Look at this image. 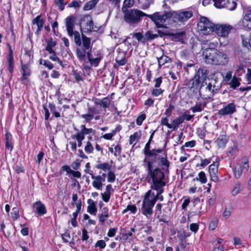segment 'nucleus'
Listing matches in <instances>:
<instances>
[{
    "label": "nucleus",
    "mask_w": 251,
    "mask_h": 251,
    "mask_svg": "<svg viewBox=\"0 0 251 251\" xmlns=\"http://www.w3.org/2000/svg\"><path fill=\"white\" fill-rule=\"evenodd\" d=\"M50 59L54 61H57L60 65H62V62L56 56L55 52L52 54V55L50 57Z\"/></svg>",
    "instance_id": "obj_61"
},
{
    "label": "nucleus",
    "mask_w": 251,
    "mask_h": 251,
    "mask_svg": "<svg viewBox=\"0 0 251 251\" xmlns=\"http://www.w3.org/2000/svg\"><path fill=\"white\" fill-rule=\"evenodd\" d=\"M205 59L207 64L224 66L228 62V55L215 48L207 49L205 51Z\"/></svg>",
    "instance_id": "obj_3"
},
{
    "label": "nucleus",
    "mask_w": 251,
    "mask_h": 251,
    "mask_svg": "<svg viewBox=\"0 0 251 251\" xmlns=\"http://www.w3.org/2000/svg\"><path fill=\"white\" fill-rule=\"evenodd\" d=\"M92 185L94 188L100 190L103 186V183H101V181L95 180L93 181Z\"/></svg>",
    "instance_id": "obj_53"
},
{
    "label": "nucleus",
    "mask_w": 251,
    "mask_h": 251,
    "mask_svg": "<svg viewBox=\"0 0 251 251\" xmlns=\"http://www.w3.org/2000/svg\"><path fill=\"white\" fill-rule=\"evenodd\" d=\"M81 160L77 159L72 164V167L74 170H77L80 166V162Z\"/></svg>",
    "instance_id": "obj_62"
},
{
    "label": "nucleus",
    "mask_w": 251,
    "mask_h": 251,
    "mask_svg": "<svg viewBox=\"0 0 251 251\" xmlns=\"http://www.w3.org/2000/svg\"><path fill=\"white\" fill-rule=\"evenodd\" d=\"M84 151L86 153H90L93 152L94 151V147L90 141L87 142L86 145L85 147Z\"/></svg>",
    "instance_id": "obj_46"
},
{
    "label": "nucleus",
    "mask_w": 251,
    "mask_h": 251,
    "mask_svg": "<svg viewBox=\"0 0 251 251\" xmlns=\"http://www.w3.org/2000/svg\"><path fill=\"white\" fill-rule=\"evenodd\" d=\"M175 106L170 104L168 107V108L166 110L165 114L168 117H170L172 115V111L174 109Z\"/></svg>",
    "instance_id": "obj_57"
},
{
    "label": "nucleus",
    "mask_w": 251,
    "mask_h": 251,
    "mask_svg": "<svg viewBox=\"0 0 251 251\" xmlns=\"http://www.w3.org/2000/svg\"><path fill=\"white\" fill-rule=\"evenodd\" d=\"M241 190V187L240 184H236L234 189L232 191V194L233 196L237 195L240 190Z\"/></svg>",
    "instance_id": "obj_55"
},
{
    "label": "nucleus",
    "mask_w": 251,
    "mask_h": 251,
    "mask_svg": "<svg viewBox=\"0 0 251 251\" xmlns=\"http://www.w3.org/2000/svg\"><path fill=\"white\" fill-rule=\"evenodd\" d=\"M158 37V35L157 34H153L151 30H148L145 33L143 43L149 41L153 40Z\"/></svg>",
    "instance_id": "obj_21"
},
{
    "label": "nucleus",
    "mask_w": 251,
    "mask_h": 251,
    "mask_svg": "<svg viewBox=\"0 0 251 251\" xmlns=\"http://www.w3.org/2000/svg\"><path fill=\"white\" fill-rule=\"evenodd\" d=\"M234 172L235 177L238 178L241 176L242 169L240 164H236V165L234 166Z\"/></svg>",
    "instance_id": "obj_32"
},
{
    "label": "nucleus",
    "mask_w": 251,
    "mask_h": 251,
    "mask_svg": "<svg viewBox=\"0 0 251 251\" xmlns=\"http://www.w3.org/2000/svg\"><path fill=\"white\" fill-rule=\"evenodd\" d=\"M126 52L125 51L119 52L118 56L116 57V61L119 66L124 65L126 62Z\"/></svg>",
    "instance_id": "obj_16"
},
{
    "label": "nucleus",
    "mask_w": 251,
    "mask_h": 251,
    "mask_svg": "<svg viewBox=\"0 0 251 251\" xmlns=\"http://www.w3.org/2000/svg\"><path fill=\"white\" fill-rule=\"evenodd\" d=\"M86 50L84 49L77 48L76 50V56L79 60V61L81 62H85V57L86 54Z\"/></svg>",
    "instance_id": "obj_18"
},
{
    "label": "nucleus",
    "mask_w": 251,
    "mask_h": 251,
    "mask_svg": "<svg viewBox=\"0 0 251 251\" xmlns=\"http://www.w3.org/2000/svg\"><path fill=\"white\" fill-rule=\"evenodd\" d=\"M45 20L44 18H41V15H38L36 18L32 20V23L33 25H36L37 26V30L35 32V34L37 35H39L40 32L42 30Z\"/></svg>",
    "instance_id": "obj_13"
},
{
    "label": "nucleus",
    "mask_w": 251,
    "mask_h": 251,
    "mask_svg": "<svg viewBox=\"0 0 251 251\" xmlns=\"http://www.w3.org/2000/svg\"><path fill=\"white\" fill-rule=\"evenodd\" d=\"M213 89L214 88L212 87V85L211 83H209L205 88L206 90L207 91L208 93V96H207L208 97L213 96L218 93V92H215V90L213 91Z\"/></svg>",
    "instance_id": "obj_40"
},
{
    "label": "nucleus",
    "mask_w": 251,
    "mask_h": 251,
    "mask_svg": "<svg viewBox=\"0 0 251 251\" xmlns=\"http://www.w3.org/2000/svg\"><path fill=\"white\" fill-rule=\"evenodd\" d=\"M197 25L198 29L202 34L208 35L214 31L215 25L210 21L206 17L201 16Z\"/></svg>",
    "instance_id": "obj_7"
},
{
    "label": "nucleus",
    "mask_w": 251,
    "mask_h": 251,
    "mask_svg": "<svg viewBox=\"0 0 251 251\" xmlns=\"http://www.w3.org/2000/svg\"><path fill=\"white\" fill-rule=\"evenodd\" d=\"M208 71L204 67L200 68L194 77L189 80L187 85L190 89L198 90L200 95H201L202 87L207 85L205 82Z\"/></svg>",
    "instance_id": "obj_4"
},
{
    "label": "nucleus",
    "mask_w": 251,
    "mask_h": 251,
    "mask_svg": "<svg viewBox=\"0 0 251 251\" xmlns=\"http://www.w3.org/2000/svg\"><path fill=\"white\" fill-rule=\"evenodd\" d=\"M4 139L5 141V147L7 149L11 151L13 150L12 136L9 132L5 134Z\"/></svg>",
    "instance_id": "obj_17"
},
{
    "label": "nucleus",
    "mask_w": 251,
    "mask_h": 251,
    "mask_svg": "<svg viewBox=\"0 0 251 251\" xmlns=\"http://www.w3.org/2000/svg\"><path fill=\"white\" fill-rule=\"evenodd\" d=\"M73 35H74V40L76 45L80 46L81 45V40L79 33L77 31H73Z\"/></svg>",
    "instance_id": "obj_36"
},
{
    "label": "nucleus",
    "mask_w": 251,
    "mask_h": 251,
    "mask_svg": "<svg viewBox=\"0 0 251 251\" xmlns=\"http://www.w3.org/2000/svg\"><path fill=\"white\" fill-rule=\"evenodd\" d=\"M105 246L106 244L104 241L102 240L98 241L95 245V247L97 248L99 247L100 249H104Z\"/></svg>",
    "instance_id": "obj_60"
},
{
    "label": "nucleus",
    "mask_w": 251,
    "mask_h": 251,
    "mask_svg": "<svg viewBox=\"0 0 251 251\" xmlns=\"http://www.w3.org/2000/svg\"><path fill=\"white\" fill-rule=\"evenodd\" d=\"M96 167L97 169H101L103 171L109 170L111 168V166L108 163H103L96 165Z\"/></svg>",
    "instance_id": "obj_34"
},
{
    "label": "nucleus",
    "mask_w": 251,
    "mask_h": 251,
    "mask_svg": "<svg viewBox=\"0 0 251 251\" xmlns=\"http://www.w3.org/2000/svg\"><path fill=\"white\" fill-rule=\"evenodd\" d=\"M137 210V207L135 205H128L126 208L123 210V213L124 214L127 211H130L131 213L132 214H135L136 213Z\"/></svg>",
    "instance_id": "obj_39"
},
{
    "label": "nucleus",
    "mask_w": 251,
    "mask_h": 251,
    "mask_svg": "<svg viewBox=\"0 0 251 251\" xmlns=\"http://www.w3.org/2000/svg\"><path fill=\"white\" fill-rule=\"evenodd\" d=\"M160 28H162L164 31V34L166 36L171 37V35H173V29L170 28L168 26H166L163 25V26Z\"/></svg>",
    "instance_id": "obj_38"
},
{
    "label": "nucleus",
    "mask_w": 251,
    "mask_h": 251,
    "mask_svg": "<svg viewBox=\"0 0 251 251\" xmlns=\"http://www.w3.org/2000/svg\"><path fill=\"white\" fill-rule=\"evenodd\" d=\"M152 184L151 185V188L157 191L156 194H155L151 190L148 191L145 193L144 198L141 207L142 213L148 216L151 215L153 213L152 208L158 199V195L162 194L164 191L163 187L165 186L168 182V176H164V179H162V182L164 184L159 185H155V181L152 179Z\"/></svg>",
    "instance_id": "obj_2"
},
{
    "label": "nucleus",
    "mask_w": 251,
    "mask_h": 251,
    "mask_svg": "<svg viewBox=\"0 0 251 251\" xmlns=\"http://www.w3.org/2000/svg\"><path fill=\"white\" fill-rule=\"evenodd\" d=\"M233 28L232 25L228 24H217L215 25L214 32L221 37L226 38Z\"/></svg>",
    "instance_id": "obj_9"
},
{
    "label": "nucleus",
    "mask_w": 251,
    "mask_h": 251,
    "mask_svg": "<svg viewBox=\"0 0 251 251\" xmlns=\"http://www.w3.org/2000/svg\"><path fill=\"white\" fill-rule=\"evenodd\" d=\"M73 75L74 76L75 79L77 81L83 80V79L82 78L80 75L79 73H78L75 70H74L73 71Z\"/></svg>",
    "instance_id": "obj_59"
},
{
    "label": "nucleus",
    "mask_w": 251,
    "mask_h": 251,
    "mask_svg": "<svg viewBox=\"0 0 251 251\" xmlns=\"http://www.w3.org/2000/svg\"><path fill=\"white\" fill-rule=\"evenodd\" d=\"M75 20V17L73 15L67 17L65 19V25L68 34L70 37H72L73 36Z\"/></svg>",
    "instance_id": "obj_12"
},
{
    "label": "nucleus",
    "mask_w": 251,
    "mask_h": 251,
    "mask_svg": "<svg viewBox=\"0 0 251 251\" xmlns=\"http://www.w3.org/2000/svg\"><path fill=\"white\" fill-rule=\"evenodd\" d=\"M146 115L145 114H142L136 119V124L138 126H141L143 122L145 120Z\"/></svg>",
    "instance_id": "obj_51"
},
{
    "label": "nucleus",
    "mask_w": 251,
    "mask_h": 251,
    "mask_svg": "<svg viewBox=\"0 0 251 251\" xmlns=\"http://www.w3.org/2000/svg\"><path fill=\"white\" fill-rule=\"evenodd\" d=\"M159 67L160 68L165 63L171 61V58L167 55H163L160 57H157Z\"/></svg>",
    "instance_id": "obj_26"
},
{
    "label": "nucleus",
    "mask_w": 251,
    "mask_h": 251,
    "mask_svg": "<svg viewBox=\"0 0 251 251\" xmlns=\"http://www.w3.org/2000/svg\"><path fill=\"white\" fill-rule=\"evenodd\" d=\"M101 60V57H96L95 58H91L89 59V62L92 66H94L95 67H97L98 66Z\"/></svg>",
    "instance_id": "obj_47"
},
{
    "label": "nucleus",
    "mask_w": 251,
    "mask_h": 251,
    "mask_svg": "<svg viewBox=\"0 0 251 251\" xmlns=\"http://www.w3.org/2000/svg\"><path fill=\"white\" fill-rule=\"evenodd\" d=\"M142 2L140 0H138L139 3L141 4L142 9H147L149 8L151 3L153 2V0H143Z\"/></svg>",
    "instance_id": "obj_31"
},
{
    "label": "nucleus",
    "mask_w": 251,
    "mask_h": 251,
    "mask_svg": "<svg viewBox=\"0 0 251 251\" xmlns=\"http://www.w3.org/2000/svg\"><path fill=\"white\" fill-rule=\"evenodd\" d=\"M110 103V100L108 97L103 98L101 100V106L104 108H108Z\"/></svg>",
    "instance_id": "obj_45"
},
{
    "label": "nucleus",
    "mask_w": 251,
    "mask_h": 251,
    "mask_svg": "<svg viewBox=\"0 0 251 251\" xmlns=\"http://www.w3.org/2000/svg\"><path fill=\"white\" fill-rule=\"evenodd\" d=\"M212 159L209 158L208 159H201V162L200 164H197V166H201L202 167H205L206 166L210 163Z\"/></svg>",
    "instance_id": "obj_52"
},
{
    "label": "nucleus",
    "mask_w": 251,
    "mask_h": 251,
    "mask_svg": "<svg viewBox=\"0 0 251 251\" xmlns=\"http://www.w3.org/2000/svg\"><path fill=\"white\" fill-rule=\"evenodd\" d=\"M146 17H149L154 23L157 28L162 27L167 19L172 18L171 11L165 13L156 12L152 14H147Z\"/></svg>",
    "instance_id": "obj_6"
},
{
    "label": "nucleus",
    "mask_w": 251,
    "mask_h": 251,
    "mask_svg": "<svg viewBox=\"0 0 251 251\" xmlns=\"http://www.w3.org/2000/svg\"><path fill=\"white\" fill-rule=\"evenodd\" d=\"M87 203L89 205L87 207V211L92 215H95L97 211L95 202L91 199H88Z\"/></svg>",
    "instance_id": "obj_19"
},
{
    "label": "nucleus",
    "mask_w": 251,
    "mask_h": 251,
    "mask_svg": "<svg viewBox=\"0 0 251 251\" xmlns=\"http://www.w3.org/2000/svg\"><path fill=\"white\" fill-rule=\"evenodd\" d=\"M72 138L75 139L78 142V147H80L82 145V141L84 139L85 137L83 135L76 133L75 135H72Z\"/></svg>",
    "instance_id": "obj_30"
},
{
    "label": "nucleus",
    "mask_w": 251,
    "mask_h": 251,
    "mask_svg": "<svg viewBox=\"0 0 251 251\" xmlns=\"http://www.w3.org/2000/svg\"><path fill=\"white\" fill-rule=\"evenodd\" d=\"M171 18L175 22L184 23L193 16V12L189 10H180L177 11H171Z\"/></svg>",
    "instance_id": "obj_8"
},
{
    "label": "nucleus",
    "mask_w": 251,
    "mask_h": 251,
    "mask_svg": "<svg viewBox=\"0 0 251 251\" xmlns=\"http://www.w3.org/2000/svg\"><path fill=\"white\" fill-rule=\"evenodd\" d=\"M8 70L11 74L13 72L14 69V58L13 57H8Z\"/></svg>",
    "instance_id": "obj_41"
},
{
    "label": "nucleus",
    "mask_w": 251,
    "mask_h": 251,
    "mask_svg": "<svg viewBox=\"0 0 251 251\" xmlns=\"http://www.w3.org/2000/svg\"><path fill=\"white\" fill-rule=\"evenodd\" d=\"M209 83H211V84L212 85V87L214 88L213 89V91H214V90L215 92L219 91L221 87V83H219L218 80H217L215 79L211 80V81Z\"/></svg>",
    "instance_id": "obj_33"
},
{
    "label": "nucleus",
    "mask_w": 251,
    "mask_h": 251,
    "mask_svg": "<svg viewBox=\"0 0 251 251\" xmlns=\"http://www.w3.org/2000/svg\"><path fill=\"white\" fill-rule=\"evenodd\" d=\"M99 0H91L85 3L83 7L84 10H89L93 9L98 2Z\"/></svg>",
    "instance_id": "obj_27"
},
{
    "label": "nucleus",
    "mask_w": 251,
    "mask_h": 251,
    "mask_svg": "<svg viewBox=\"0 0 251 251\" xmlns=\"http://www.w3.org/2000/svg\"><path fill=\"white\" fill-rule=\"evenodd\" d=\"M85 172L86 173L90 174L91 176V177L92 179H95L97 181H101L102 176H101L99 175L97 176H95L93 174V171H90V170H85Z\"/></svg>",
    "instance_id": "obj_48"
},
{
    "label": "nucleus",
    "mask_w": 251,
    "mask_h": 251,
    "mask_svg": "<svg viewBox=\"0 0 251 251\" xmlns=\"http://www.w3.org/2000/svg\"><path fill=\"white\" fill-rule=\"evenodd\" d=\"M198 229H199V225L198 224L192 223V224H190V229L192 231L196 233V232H197Z\"/></svg>",
    "instance_id": "obj_63"
},
{
    "label": "nucleus",
    "mask_w": 251,
    "mask_h": 251,
    "mask_svg": "<svg viewBox=\"0 0 251 251\" xmlns=\"http://www.w3.org/2000/svg\"><path fill=\"white\" fill-rule=\"evenodd\" d=\"M81 22L84 23L85 26V29L87 32H92L93 31H97L99 30V27L94 26L92 18L89 15H85L81 19Z\"/></svg>",
    "instance_id": "obj_10"
},
{
    "label": "nucleus",
    "mask_w": 251,
    "mask_h": 251,
    "mask_svg": "<svg viewBox=\"0 0 251 251\" xmlns=\"http://www.w3.org/2000/svg\"><path fill=\"white\" fill-rule=\"evenodd\" d=\"M168 121L169 120L167 117L162 118L161 119V124L166 126L169 128H173L172 125L169 124Z\"/></svg>",
    "instance_id": "obj_58"
},
{
    "label": "nucleus",
    "mask_w": 251,
    "mask_h": 251,
    "mask_svg": "<svg viewBox=\"0 0 251 251\" xmlns=\"http://www.w3.org/2000/svg\"><path fill=\"white\" fill-rule=\"evenodd\" d=\"M21 64L23 71L21 80H24L26 79L27 76H30L31 74L30 66L29 64H23L22 61H21Z\"/></svg>",
    "instance_id": "obj_15"
},
{
    "label": "nucleus",
    "mask_w": 251,
    "mask_h": 251,
    "mask_svg": "<svg viewBox=\"0 0 251 251\" xmlns=\"http://www.w3.org/2000/svg\"><path fill=\"white\" fill-rule=\"evenodd\" d=\"M116 179V176L113 172L110 171L107 174V181L109 182H113Z\"/></svg>",
    "instance_id": "obj_49"
},
{
    "label": "nucleus",
    "mask_w": 251,
    "mask_h": 251,
    "mask_svg": "<svg viewBox=\"0 0 251 251\" xmlns=\"http://www.w3.org/2000/svg\"><path fill=\"white\" fill-rule=\"evenodd\" d=\"M247 21L251 22V13H246L244 17L243 23H247Z\"/></svg>",
    "instance_id": "obj_64"
},
{
    "label": "nucleus",
    "mask_w": 251,
    "mask_h": 251,
    "mask_svg": "<svg viewBox=\"0 0 251 251\" xmlns=\"http://www.w3.org/2000/svg\"><path fill=\"white\" fill-rule=\"evenodd\" d=\"M240 78H237L236 76H233L230 82L228 83L230 85V87L233 89H236L240 85Z\"/></svg>",
    "instance_id": "obj_24"
},
{
    "label": "nucleus",
    "mask_w": 251,
    "mask_h": 251,
    "mask_svg": "<svg viewBox=\"0 0 251 251\" xmlns=\"http://www.w3.org/2000/svg\"><path fill=\"white\" fill-rule=\"evenodd\" d=\"M124 20L130 25L135 26L138 24L144 16H147V14L137 9H129L126 12H124Z\"/></svg>",
    "instance_id": "obj_5"
},
{
    "label": "nucleus",
    "mask_w": 251,
    "mask_h": 251,
    "mask_svg": "<svg viewBox=\"0 0 251 251\" xmlns=\"http://www.w3.org/2000/svg\"><path fill=\"white\" fill-rule=\"evenodd\" d=\"M134 3V0H125L122 8L123 12L124 13L126 12V11H128L129 10L128 8L133 6Z\"/></svg>",
    "instance_id": "obj_25"
},
{
    "label": "nucleus",
    "mask_w": 251,
    "mask_h": 251,
    "mask_svg": "<svg viewBox=\"0 0 251 251\" xmlns=\"http://www.w3.org/2000/svg\"><path fill=\"white\" fill-rule=\"evenodd\" d=\"M228 141L227 137L225 135H221L216 140V142L219 148H223Z\"/></svg>",
    "instance_id": "obj_22"
},
{
    "label": "nucleus",
    "mask_w": 251,
    "mask_h": 251,
    "mask_svg": "<svg viewBox=\"0 0 251 251\" xmlns=\"http://www.w3.org/2000/svg\"><path fill=\"white\" fill-rule=\"evenodd\" d=\"M151 144L148 142L143 150L145 155L143 166L147 169L148 177L155 181V185H159L164 184L162 179L169 173L170 162L168 160L166 155L165 157H161L159 154L163 152V149L151 150Z\"/></svg>",
    "instance_id": "obj_1"
},
{
    "label": "nucleus",
    "mask_w": 251,
    "mask_h": 251,
    "mask_svg": "<svg viewBox=\"0 0 251 251\" xmlns=\"http://www.w3.org/2000/svg\"><path fill=\"white\" fill-rule=\"evenodd\" d=\"M33 206L35 209V213L39 216L43 215L47 213L45 205L41 201L35 202L33 204Z\"/></svg>",
    "instance_id": "obj_14"
},
{
    "label": "nucleus",
    "mask_w": 251,
    "mask_h": 251,
    "mask_svg": "<svg viewBox=\"0 0 251 251\" xmlns=\"http://www.w3.org/2000/svg\"><path fill=\"white\" fill-rule=\"evenodd\" d=\"M236 110V105L232 102L224 106L223 108L218 111L217 114L221 117L232 114Z\"/></svg>",
    "instance_id": "obj_11"
},
{
    "label": "nucleus",
    "mask_w": 251,
    "mask_h": 251,
    "mask_svg": "<svg viewBox=\"0 0 251 251\" xmlns=\"http://www.w3.org/2000/svg\"><path fill=\"white\" fill-rule=\"evenodd\" d=\"M199 177L194 178V180L200 181L201 183H205L207 181V178L204 172L201 171L199 173Z\"/></svg>",
    "instance_id": "obj_29"
},
{
    "label": "nucleus",
    "mask_w": 251,
    "mask_h": 251,
    "mask_svg": "<svg viewBox=\"0 0 251 251\" xmlns=\"http://www.w3.org/2000/svg\"><path fill=\"white\" fill-rule=\"evenodd\" d=\"M130 35H132V37H135L138 41L143 43L144 35H143L142 33H133L132 34H130Z\"/></svg>",
    "instance_id": "obj_42"
},
{
    "label": "nucleus",
    "mask_w": 251,
    "mask_h": 251,
    "mask_svg": "<svg viewBox=\"0 0 251 251\" xmlns=\"http://www.w3.org/2000/svg\"><path fill=\"white\" fill-rule=\"evenodd\" d=\"M183 119L180 116L173 120L172 126L174 130L177 128L179 125L183 123Z\"/></svg>",
    "instance_id": "obj_28"
},
{
    "label": "nucleus",
    "mask_w": 251,
    "mask_h": 251,
    "mask_svg": "<svg viewBox=\"0 0 251 251\" xmlns=\"http://www.w3.org/2000/svg\"><path fill=\"white\" fill-rule=\"evenodd\" d=\"M54 3L59 6V9L62 11L64 9V6L66 3L64 2V0H54Z\"/></svg>",
    "instance_id": "obj_50"
},
{
    "label": "nucleus",
    "mask_w": 251,
    "mask_h": 251,
    "mask_svg": "<svg viewBox=\"0 0 251 251\" xmlns=\"http://www.w3.org/2000/svg\"><path fill=\"white\" fill-rule=\"evenodd\" d=\"M218 221L217 219L212 221L209 225V229L211 230H214L217 226Z\"/></svg>",
    "instance_id": "obj_56"
},
{
    "label": "nucleus",
    "mask_w": 251,
    "mask_h": 251,
    "mask_svg": "<svg viewBox=\"0 0 251 251\" xmlns=\"http://www.w3.org/2000/svg\"><path fill=\"white\" fill-rule=\"evenodd\" d=\"M173 35H171V37H173V40H175V41H181L183 40V37L185 34V32L184 31L175 32L173 29Z\"/></svg>",
    "instance_id": "obj_23"
},
{
    "label": "nucleus",
    "mask_w": 251,
    "mask_h": 251,
    "mask_svg": "<svg viewBox=\"0 0 251 251\" xmlns=\"http://www.w3.org/2000/svg\"><path fill=\"white\" fill-rule=\"evenodd\" d=\"M201 105L202 104L201 103H199L198 104H197L196 105H195L194 107H192L191 108V109L194 113L197 112H201L202 110V109L201 108Z\"/></svg>",
    "instance_id": "obj_54"
},
{
    "label": "nucleus",
    "mask_w": 251,
    "mask_h": 251,
    "mask_svg": "<svg viewBox=\"0 0 251 251\" xmlns=\"http://www.w3.org/2000/svg\"><path fill=\"white\" fill-rule=\"evenodd\" d=\"M49 107L50 109V112L54 114L55 118H58L60 116L59 113L57 111L56 107L54 104L49 103Z\"/></svg>",
    "instance_id": "obj_35"
},
{
    "label": "nucleus",
    "mask_w": 251,
    "mask_h": 251,
    "mask_svg": "<svg viewBox=\"0 0 251 251\" xmlns=\"http://www.w3.org/2000/svg\"><path fill=\"white\" fill-rule=\"evenodd\" d=\"M83 45V48L86 50H89L92 49L91 45V40L90 38L86 37L83 33L82 34V42Z\"/></svg>",
    "instance_id": "obj_20"
},
{
    "label": "nucleus",
    "mask_w": 251,
    "mask_h": 251,
    "mask_svg": "<svg viewBox=\"0 0 251 251\" xmlns=\"http://www.w3.org/2000/svg\"><path fill=\"white\" fill-rule=\"evenodd\" d=\"M140 137L138 133L136 132L133 135H130L129 137V144H132L134 142L137 141Z\"/></svg>",
    "instance_id": "obj_43"
},
{
    "label": "nucleus",
    "mask_w": 251,
    "mask_h": 251,
    "mask_svg": "<svg viewBox=\"0 0 251 251\" xmlns=\"http://www.w3.org/2000/svg\"><path fill=\"white\" fill-rule=\"evenodd\" d=\"M11 218L14 221L17 220L20 217L19 210L17 207H13L11 213Z\"/></svg>",
    "instance_id": "obj_37"
},
{
    "label": "nucleus",
    "mask_w": 251,
    "mask_h": 251,
    "mask_svg": "<svg viewBox=\"0 0 251 251\" xmlns=\"http://www.w3.org/2000/svg\"><path fill=\"white\" fill-rule=\"evenodd\" d=\"M219 162H215L209 166V172H218Z\"/></svg>",
    "instance_id": "obj_44"
}]
</instances>
